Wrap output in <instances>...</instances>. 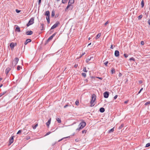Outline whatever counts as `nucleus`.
<instances>
[{"label": "nucleus", "instance_id": "nucleus-42", "mask_svg": "<svg viewBox=\"0 0 150 150\" xmlns=\"http://www.w3.org/2000/svg\"><path fill=\"white\" fill-rule=\"evenodd\" d=\"M20 67H21L20 66H18L17 67V69L18 70H20Z\"/></svg>", "mask_w": 150, "mask_h": 150}, {"label": "nucleus", "instance_id": "nucleus-22", "mask_svg": "<svg viewBox=\"0 0 150 150\" xmlns=\"http://www.w3.org/2000/svg\"><path fill=\"white\" fill-rule=\"evenodd\" d=\"M114 127L112 128L109 131H108L109 133H111V132H113L114 131Z\"/></svg>", "mask_w": 150, "mask_h": 150}, {"label": "nucleus", "instance_id": "nucleus-14", "mask_svg": "<svg viewBox=\"0 0 150 150\" xmlns=\"http://www.w3.org/2000/svg\"><path fill=\"white\" fill-rule=\"evenodd\" d=\"M45 15L47 17L50 16V12L49 11H47L45 13Z\"/></svg>", "mask_w": 150, "mask_h": 150}, {"label": "nucleus", "instance_id": "nucleus-56", "mask_svg": "<svg viewBox=\"0 0 150 150\" xmlns=\"http://www.w3.org/2000/svg\"><path fill=\"white\" fill-rule=\"evenodd\" d=\"M78 65L77 64H75L74 65V67H75L76 68L78 67Z\"/></svg>", "mask_w": 150, "mask_h": 150}, {"label": "nucleus", "instance_id": "nucleus-8", "mask_svg": "<svg viewBox=\"0 0 150 150\" xmlns=\"http://www.w3.org/2000/svg\"><path fill=\"white\" fill-rule=\"evenodd\" d=\"M74 3V0H69L68 3V5L70 6H73L72 4Z\"/></svg>", "mask_w": 150, "mask_h": 150}, {"label": "nucleus", "instance_id": "nucleus-34", "mask_svg": "<svg viewBox=\"0 0 150 150\" xmlns=\"http://www.w3.org/2000/svg\"><path fill=\"white\" fill-rule=\"evenodd\" d=\"M76 104L78 105L79 104V102L78 100H76L75 102Z\"/></svg>", "mask_w": 150, "mask_h": 150}, {"label": "nucleus", "instance_id": "nucleus-47", "mask_svg": "<svg viewBox=\"0 0 150 150\" xmlns=\"http://www.w3.org/2000/svg\"><path fill=\"white\" fill-rule=\"evenodd\" d=\"M108 63V61H106V62H105V63H104V64L106 66H107V64Z\"/></svg>", "mask_w": 150, "mask_h": 150}, {"label": "nucleus", "instance_id": "nucleus-19", "mask_svg": "<svg viewBox=\"0 0 150 150\" xmlns=\"http://www.w3.org/2000/svg\"><path fill=\"white\" fill-rule=\"evenodd\" d=\"M31 41V40L30 39H27L26 42H25V44L26 45L28 42H30Z\"/></svg>", "mask_w": 150, "mask_h": 150}, {"label": "nucleus", "instance_id": "nucleus-31", "mask_svg": "<svg viewBox=\"0 0 150 150\" xmlns=\"http://www.w3.org/2000/svg\"><path fill=\"white\" fill-rule=\"evenodd\" d=\"M54 12L53 11H52L51 16L52 17H54Z\"/></svg>", "mask_w": 150, "mask_h": 150}, {"label": "nucleus", "instance_id": "nucleus-52", "mask_svg": "<svg viewBox=\"0 0 150 150\" xmlns=\"http://www.w3.org/2000/svg\"><path fill=\"white\" fill-rule=\"evenodd\" d=\"M51 133V132H47L46 134L45 135L46 136V135H47L49 134H50Z\"/></svg>", "mask_w": 150, "mask_h": 150}, {"label": "nucleus", "instance_id": "nucleus-13", "mask_svg": "<svg viewBox=\"0 0 150 150\" xmlns=\"http://www.w3.org/2000/svg\"><path fill=\"white\" fill-rule=\"evenodd\" d=\"M15 46V45L14 43L13 42H12L10 44V47H11V49L12 50L13 49L14 47Z\"/></svg>", "mask_w": 150, "mask_h": 150}, {"label": "nucleus", "instance_id": "nucleus-44", "mask_svg": "<svg viewBox=\"0 0 150 150\" xmlns=\"http://www.w3.org/2000/svg\"><path fill=\"white\" fill-rule=\"evenodd\" d=\"M124 56L126 58H127L128 57V55L126 54H124Z\"/></svg>", "mask_w": 150, "mask_h": 150}, {"label": "nucleus", "instance_id": "nucleus-61", "mask_svg": "<svg viewBox=\"0 0 150 150\" xmlns=\"http://www.w3.org/2000/svg\"><path fill=\"white\" fill-rule=\"evenodd\" d=\"M85 54V52L83 53L82 54H81V56L80 57H81L82 56L84 55Z\"/></svg>", "mask_w": 150, "mask_h": 150}, {"label": "nucleus", "instance_id": "nucleus-6", "mask_svg": "<svg viewBox=\"0 0 150 150\" xmlns=\"http://www.w3.org/2000/svg\"><path fill=\"white\" fill-rule=\"evenodd\" d=\"M59 23L58 22H57L56 23L54 24L51 28V29H53L54 28H56L59 24Z\"/></svg>", "mask_w": 150, "mask_h": 150}, {"label": "nucleus", "instance_id": "nucleus-62", "mask_svg": "<svg viewBox=\"0 0 150 150\" xmlns=\"http://www.w3.org/2000/svg\"><path fill=\"white\" fill-rule=\"evenodd\" d=\"M148 23L149 24V25H150V20H148Z\"/></svg>", "mask_w": 150, "mask_h": 150}, {"label": "nucleus", "instance_id": "nucleus-16", "mask_svg": "<svg viewBox=\"0 0 150 150\" xmlns=\"http://www.w3.org/2000/svg\"><path fill=\"white\" fill-rule=\"evenodd\" d=\"M51 118H50L48 120V122L46 123V125L47 126H49L51 123Z\"/></svg>", "mask_w": 150, "mask_h": 150}, {"label": "nucleus", "instance_id": "nucleus-57", "mask_svg": "<svg viewBox=\"0 0 150 150\" xmlns=\"http://www.w3.org/2000/svg\"><path fill=\"white\" fill-rule=\"evenodd\" d=\"M122 76V74L121 73H120L119 74V77H121Z\"/></svg>", "mask_w": 150, "mask_h": 150}, {"label": "nucleus", "instance_id": "nucleus-24", "mask_svg": "<svg viewBox=\"0 0 150 150\" xmlns=\"http://www.w3.org/2000/svg\"><path fill=\"white\" fill-rule=\"evenodd\" d=\"M56 120L58 122V123H61V120L59 118H57Z\"/></svg>", "mask_w": 150, "mask_h": 150}, {"label": "nucleus", "instance_id": "nucleus-15", "mask_svg": "<svg viewBox=\"0 0 150 150\" xmlns=\"http://www.w3.org/2000/svg\"><path fill=\"white\" fill-rule=\"evenodd\" d=\"M10 70H11V69L10 68L8 67V68H7L6 70V71H5L6 74H7L10 71Z\"/></svg>", "mask_w": 150, "mask_h": 150}, {"label": "nucleus", "instance_id": "nucleus-41", "mask_svg": "<svg viewBox=\"0 0 150 150\" xmlns=\"http://www.w3.org/2000/svg\"><path fill=\"white\" fill-rule=\"evenodd\" d=\"M24 134H27L28 133L26 132L27 130L26 129H24Z\"/></svg>", "mask_w": 150, "mask_h": 150}, {"label": "nucleus", "instance_id": "nucleus-64", "mask_svg": "<svg viewBox=\"0 0 150 150\" xmlns=\"http://www.w3.org/2000/svg\"><path fill=\"white\" fill-rule=\"evenodd\" d=\"M85 81H86V82H88V80L86 79L85 80Z\"/></svg>", "mask_w": 150, "mask_h": 150}, {"label": "nucleus", "instance_id": "nucleus-48", "mask_svg": "<svg viewBox=\"0 0 150 150\" xmlns=\"http://www.w3.org/2000/svg\"><path fill=\"white\" fill-rule=\"evenodd\" d=\"M117 97V95H116L114 97V99H116Z\"/></svg>", "mask_w": 150, "mask_h": 150}, {"label": "nucleus", "instance_id": "nucleus-53", "mask_svg": "<svg viewBox=\"0 0 150 150\" xmlns=\"http://www.w3.org/2000/svg\"><path fill=\"white\" fill-rule=\"evenodd\" d=\"M4 93H1L0 94V97L4 94Z\"/></svg>", "mask_w": 150, "mask_h": 150}, {"label": "nucleus", "instance_id": "nucleus-9", "mask_svg": "<svg viewBox=\"0 0 150 150\" xmlns=\"http://www.w3.org/2000/svg\"><path fill=\"white\" fill-rule=\"evenodd\" d=\"M73 8V6H70L69 5H68L67 6V7L65 9V11H66L68 8H69V9L70 10H72Z\"/></svg>", "mask_w": 150, "mask_h": 150}, {"label": "nucleus", "instance_id": "nucleus-27", "mask_svg": "<svg viewBox=\"0 0 150 150\" xmlns=\"http://www.w3.org/2000/svg\"><path fill=\"white\" fill-rule=\"evenodd\" d=\"M93 58V57H91L90 58V59L88 58V59H86V62H89L90 60L91 59V58Z\"/></svg>", "mask_w": 150, "mask_h": 150}, {"label": "nucleus", "instance_id": "nucleus-4", "mask_svg": "<svg viewBox=\"0 0 150 150\" xmlns=\"http://www.w3.org/2000/svg\"><path fill=\"white\" fill-rule=\"evenodd\" d=\"M19 58H15L12 62L11 67H14L17 64Z\"/></svg>", "mask_w": 150, "mask_h": 150}, {"label": "nucleus", "instance_id": "nucleus-63", "mask_svg": "<svg viewBox=\"0 0 150 150\" xmlns=\"http://www.w3.org/2000/svg\"><path fill=\"white\" fill-rule=\"evenodd\" d=\"M110 48L112 49H113V46H112V45H111V47H110Z\"/></svg>", "mask_w": 150, "mask_h": 150}, {"label": "nucleus", "instance_id": "nucleus-10", "mask_svg": "<svg viewBox=\"0 0 150 150\" xmlns=\"http://www.w3.org/2000/svg\"><path fill=\"white\" fill-rule=\"evenodd\" d=\"M115 57H117L119 55V52L118 50H115Z\"/></svg>", "mask_w": 150, "mask_h": 150}, {"label": "nucleus", "instance_id": "nucleus-25", "mask_svg": "<svg viewBox=\"0 0 150 150\" xmlns=\"http://www.w3.org/2000/svg\"><path fill=\"white\" fill-rule=\"evenodd\" d=\"M141 5L142 8H143L144 6V1L143 0H142L141 1Z\"/></svg>", "mask_w": 150, "mask_h": 150}, {"label": "nucleus", "instance_id": "nucleus-5", "mask_svg": "<svg viewBox=\"0 0 150 150\" xmlns=\"http://www.w3.org/2000/svg\"><path fill=\"white\" fill-rule=\"evenodd\" d=\"M34 19L33 18H31L29 21L28 23L27 24V26L28 27L30 25L33 24L34 23Z\"/></svg>", "mask_w": 150, "mask_h": 150}, {"label": "nucleus", "instance_id": "nucleus-36", "mask_svg": "<svg viewBox=\"0 0 150 150\" xmlns=\"http://www.w3.org/2000/svg\"><path fill=\"white\" fill-rule=\"evenodd\" d=\"M150 104V101H148V102H146L145 104V105H148V104Z\"/></svg>", "mask_w": 150, "mask_h": 150}, {"label": "nucleus", "instance_id": "nucleus-12", "mask_svg": "<svg viewBox=\"0 0 150 150\" xmlns=\"http://www.w3.org/2000/svg\"><path fill=\"white\" fill-rule=\"evenodd\" d=\"M33 33V32L32 31L29 30L26 32V34L27 35H32Z\"/></svg>", "mask_w": 150, "mask_h": 150}, {"label": "nucleus", "instance_id": "nucleus-43", "mask_svg": "<svg viewBox=\"0 0 150 150\" xmlns=\"http://www.w3.org/2000/svg\"><path fill=\"white\" fill-rule=\"evenodd\" d=\"M86 130H83L82 131V133L83 134L84 133H86Z\"/></svg>", "mask_w": 150, "mask_h": 150}, {"label": "nucleus", "instance_id": "nucleus-39", "mask_svg": "<svg viewBox=\"0 0 150 150\" xmlns=\"http://www.w3.org/2000/svg\"><path fill=\"white\" fill-rule=\"evenodd\" d=\"M129 60H133L134 61H135V59H134L133 58V57H132L131 58H130L129 59Z\"/></svg>", "mask_w": 150, "mask_h": 150}, {"label": "nucleus", "instance_id": "nucleus-11", "mask_svg": "<svg viewBox=\"0 0 150 150\" xmlns=\"http://www.w3.org/2000/svg\"><path fill=\"white\" fill-rule=\"evenodd\" d=\"M9 142L10 145L12 144L13 142V137L12 136L9 139Z\"/></svg>", "mask_w": 150, "mask_h": 150}, {"label": "nucleus", "instance_id": "nucleus-40", "mask_svg": "<svg viewBox=\"0 0 150 150\" xmlns=\"http://www.w3.org/2000/svg\"><path fill=\"white\" fill-rule=\"evenodd\" d=\"M111 72L112 74L115 72V70L114 69H112L111 70Z\"/></svg>", "mask_w": 150, "mask_h": 150}, {"label": "nucleus", "instance_id": "nucleus-1", "mask_svg": "<svg viewBox=\"0 0 150 150\" xmlns=\"http://www.w3.org/2000/svg\"><path fill=\"white\" fill-rule=\"evenodd\" d=\"M96 100V96L95 94H93L92 96V100L91 102L90 106H93L95 104V101Z\"/></svg>", "mask_w": 150, "mask_h": 150}, {"label": "nucleus", "instance_id": "nucleus-35", "mask_svg": "<svg viewBox=\"0 0 150 150\" xmlns=\"http://www.w3.org/2000/svg\"><path fill=\"white\" fill-rule=\"evenodd\" d=\"M64 137V138H62V139L59 140V141H58V142H60L63 139H64V138H68V137Z\"/></svg>", "mask_w": 150, "mask_h": 150}, {"label": "nucleus", "instance_id": "nucleus-60", "mask_svg": "<svg viewBox=\"0 0 150 150\" xmlns=\"http://www.w3.org/2000/svg\"><path fill=\"white\" fill-rule=\"evenodd\" d=\"M55 34H56L55 33H54L51 36H52V37L53 38L55 36Z\"/></svg>", "mask_w": 150, "mask_h": 150}, {"label": "nucleus", "instance_id": "nucleus-51", "mask_svg": "<svg viewBox=\"0 0 150 150\" xmlns=\"http://www.w3.org/2000/svg\"><path fill=\"white\" fill-rule=\"evenodd\" d=\"M141 44L142 45H144V41H141Z\"/></svg>", "mask_w": 150, "mask_h": 150}, {"label": "nucleus", "instance_id": "nucleus-2", "mask_svg": "<svg viewBox=\"0 0 150 150\" xmlns=\"http://www.w3.org/2000/svg\"><path fill=\"white\" fill-rule=\"evenodd\" d=\"M86 123L84 122H82L80 123L79 125V127L76 129V130H80L83 129L84 127L86 125Z\"/></svg>", "mask_w": 150, "mask_h": 150}, {"label": "nucleus", "instance_id": "nucleus-32", "mask_svg": "<svg viewBox=\"0 0 150 150\" xmlns=\"http://www.w3.org/2000/svg\"><path fill=\"white\" fill-rule=\"evenodd\" d=\"M150 146V143H148L146 144L145 147H147Z\"/></svg>", "mask_w": 150, "mask_h": 150}, {"label": "nucleus", "instance_id": "nucleus-38", "mask_svg": "<svg viewBox=\"0 0 150 150\" xmlns=\"http://www.w3.org/2000/svg\"><path fill=\"white\" fill-rule=\"evenodd\" d=\"M142 15H140L139 16L138 19H141V18H142Z\"/></svg>", "mask_w": 150, "mask_h": 150}, {"label": "nucleus", "instance_id": "nucleus-21", "mask_svg": "<svg viewBox=\"0 0 150 150\" xmlns=\"http://www.w3.org/2000/svg\"><path fill=\"white\" fill-rule=\"evenodd\" d=\"M46 19L47 22L48 23H49L50 22V16L46 17Z\"/></svg>", "mask_w": 150, "mask_h": 150}, {"label": "nucleus", "instance_id": "nucleus-23", "mask_svg": "<svg viewBox=\"0 0 150 150\" xmlns=\"http://www.w3.org/2000/svg\"><path fill=\"white\" fill-rule=\"evenodd\" d=\"M16 30L18 32H20V28L18 27H17L16 28Z\"/></svg>", "mask_w": 150, "mask_h": 150}, {"label": "nucleus", "instance_id": "nucleus-46", "mask_svg": "<svg viewBox=\"0 0 150 150\" xmlns=\"http://www.w3.org/2000/svg\"><path fill=\"white\" fill-rule=\"evenodd\" d=\"M22 132V130H19L18 131V132L17 133V134H18L20 133L21 132Z\"/></svg>", "mask_w": 150, "mask_h": 150}, {"label": "nucleus", "instance_id": "nucleus-45", "mask_svg": "<svg viewBox=\"0 0 150 150\" xmlns=\"http://www.w3.org/2000/svg\"><path fill=\"white\" fill-rule=\"evenodd\" d=\"M143 88H142L139 91L138 93V94H139V93H140V92H141V91L143 90Z\"/></svg>", "mask_w": 150, "mask_h": 150}, {"label": "nucleus", "instance_id": "nucleus-50", "mask_svg": "<svg viewBox=\"0 0 150 150\" xmlns=\"http://www.w3.org/2000/svg\"><path fill=\"white\" fill-rule=\"evenodd\" d=\"M96 78H98L100 80H102L103 79V78L101 77H96Z\"/></svg>", "mask_w": 150, "mask_h": 150}, {"label": "nucleus", "instance_id": "nucleus-18", "mask_svg": "<svg viewBox=\"0 0 150 150\" xmlns=\"http://www.w3.org/2000/svg\"><path fill=\"white\" fill-rule=\"evenodd\" d=\"M101 35V33H99L98 34L96 37V39H98L100 36Z\"/></svg>", "mask_w": 150, "mask_h": 150}, {"label": "nucleus", "instance_id": "nucleus-55", "mask_svg": "<svg viewBox=\"0 0 150 150\" xmlns=\"http://www.w3.org/2000/svg\"><path fill=\"white\" fill-rule=\"evenodd\" d=\"M109 23V22L108 21H107L105 23V25H106L107 24H108Z\"/></svg>", "mask_w": 150, "mask_h": 150}, {"label": "nucleus", "instance_id": "nucleus-29", "mask_svg": "<svg viewBox=\"0 0 150 150\" xmlns=\"http://www.w3.org/2000/svg\"><path fill=\"white\" fill-rule=\"evenodd\" d=\"M53 37H52V36H51L47 40L48 41H49L50 40H51L53 38Z\"/></svg>", "mask_w": 150, "mask_h": 150}, {"label": "nucleus", "instance_id": "nucleus-54", "mask_svg": "<svg viewBox=\"0 0 150 150\" xmlns=\"http://www.w3.org/2000/svg\"><path fill=\"white\" fill-rule=\"evenodd\" d=\"M41 0H38V4L39 5L40 4L41 2Z\"/></svg>", "mask_w": 150, "mask_h": 150}, {"label": "nucleus", "instance_id": "nucleus-3", "mask_svg": "<svg viewBox=\"0 0 150 150\" xmlns=\"http://www.w3.org/2000/svg\"><path fill=\"white\" fill-rule=\"evenodd\" d=\"M86 123L84 122H82L80 123L79 125V127L76 129V130H80L83 129L84 127L86 125Z\"/></svg>", "mask_w": 150, "mask_h": 150}, {"label": "nucleus", "instance_id": "nucleus-7", "mask_svg": "<svg viewBox=\"0 0 150 150\" xmlns=\"http://www.w3.org/2000/svg\"><path fill=\"white\" fill-rule=\"evenodd\" d=\"M109 93L108 91H106L103 93L104 97L105 98H107L109 96Z\"/></svg>", "mask_w": 150, "mask_h": 150}, {"label": "nucleus", "instance_id": "nucleus-17", "mask_svg": "<svg viewBox=\"0 0 150 150\" xmlns=\"http://www.w3.org/2000/svg\"><path fill=\"white\" fill-rule=\"evenodd\" d=\"M105 111V109L103 108H101L100 109V111L101 112H103Z\"/></svg>", "mask_w": 150, "mask_h": 150}, {"label": "nucleus", "instance_id": "nucleus-28", "mask_svg": "<svg viewBox=\"0 0 150 150\" xmlns=\"http://www.w3.org/2000/svg\"><path fill=\"white\" fill-rule=\"evenodd\" d=\"M67 0H62V3L63 4H65L67 3Z\"/></svg>", "mask_w": 150, "mask_h": 150}, {"label": "nucleus", "instance_id": "nucleus-58", "mask_svg": "<svg viewBox=\"0 0 150 150\" xmlns=\"http://www.w3.org/2000/svg\"><path fill=\"white\" fill-rule=\"evenodd\" d=\"M68 105H66L64 106V108H66L68 106Z\"/></svg>", "mask_w": 150, "mask_h": 150}, {"label": "nucleus", "instance_id": "nucleus-26", "mask_svg": "<svg viewBox=\"0 0 150 150\" xmlns=\"http://www.w3.org/2000/svg\"><path fill=\"white\" fill-rule=\"evenodd\" d=\"M38 126V124H37L35 125V126H32V127L33 129H35L36 127Z\"/></svg>", "mask_w": 150, "mask_h": 150}, {"label": "nucleus", "instance_id": "nucleus-37", "mask_svg": "<svg viewBox=\"0 0 150 150\" xmlns=\"http://www.w3.org/2000/svg\"><path fill=\"white\" fill-rule=\"evenodd\" d=\"M124 126V125L123 124H121V125L119 127V128L120 129H121Z\"/></svg>", "mask_w": 150, "mask_h": 150}, {"label": "nucleus", "instance_id": "nucleus-20", "mask_svg": "<svg viewBox=\"0 0 150 150\" xmlns=\"http://www.w3.org/2000/svg\"><path fill=\"white\" fill-rule=\"evenodd\" d=\"M40 30H42L44 29L43 24L42 23L41 24V26L40 27Z\"/></svg>", "mask_w": 150, "mask_h": 150}, {"label": "nucleus", "instance_id": "nucleus-49", "mask_svg": "<svg viewBox=\"0 0 150 150\" xmlns=\"http://www.w3.org/2000/svg\"><path fill=\"white\" fill-rule=\"evenodd\" d=\"M16 11L17 13H19L20 12V11H19L18 9H16Z\"/></svg>", "mask_w": 150, "mask_h": 150}, {"label": "nucleus", "instance_id": "nucleus-59", "mask_svg": "<svg viewBox=\"0 0 150 150\" xmlns=\"http://www.w3.org/2000/svg\"><path fill=\"white\" fill-rule=\"evenodd\" d=\"M139 83L140 84L142 83V81H139Z\"/></svg>", "mask_w": 150, "mask_h": 150}, {"label": "nucleus", "instance_id": "nucleus-30", "mask_svg": "<svg viewBox=\"0 0 150 150\" xmlns=\"http://www.w3.org/2000/svg\"><path fill=\"white\" fill-rule=\"evenodd\" d=\"M83 71L84 72H87V70H86V67H84L83 68Z\"/></svg>", "mask_w": 150, "mask_h": 150}, {"label": "nucleus", "instance_id": "nucleus-33", "mask_svg": "<svg viewBox=\"0 0 150 150\" xmlns=\"http://www.w3.org/2000/svg\"><path fill=\"white\" fill-rule=\"evenodd\" d=\"M82 76L84 77H86V73H83L82 74Z\"/></svg>", "mask_w": 150, "mask_h": 150}]
</instances>
